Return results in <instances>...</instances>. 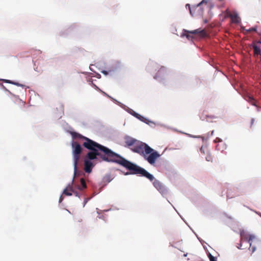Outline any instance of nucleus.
Wrapping results in <instances>:
<instances>
[{"label":"nucleus","mask_w":261,"mask_h":261,"mask_svg":"<svg viewBox=\"0 0 261 261\" xmlns=\"http://www.w3.org/2000/svg\"><path fill=\"white\" fill-rule=\"evenodd\" d=\"M72 135L74 138H79L84 140L83 146L90 150L87 153L86 158L90 160H93L96 159L97 157L99 156L104 161L119 164L128 169L130 171V174H138L153 181L154 187L162 194L166 193V189L162 183L159 180L154 179V176L144 168L130 162L109 148L79 133L73 132L72 133Z\"/></svg>","instance_id":"f257e3e1"},{"label":"nucleus","mask_w":261,"mask_h":261,"mask_svg":"<svg viewBox=\"0 0 261 261\" xmlns=\"http://www.w3.org/2000/svg\"><path fill=\"white\" fill-rule=\"evenodd\" d=\"M125 146L129 148L133 152L141 155L150 164H154L156 159L160 156L159 152L147 144L129 136L124 138Z\"/></svg>","instance_id":"f03ea898"},{"label":"nucleus","mask_w":261,"mask_h":261,"mask_svg":"<svg viewBox=\"0 0 261 261\" xmlns=\"http://www.w3.org/2000/svg\"><path fill=\"white\" fill-rule=\"evenodd\" d=\"M256 237L243 230L240 231V243L237 246L239 249H244L248 247L251 250L252 253L256 250V247L252 246V241Z\"/></svg>","instance_id":"7ed1b4c3"},{"label":"nucleus","mask_w":261,"mask_h":261,"mask_svg":"<svg viewBox=\"0 0 261 261\" xmlns=\"http://www.w3.org/2000/svg\"><path fill=\"white\" fill-rule=\"evenodd\" d=\"M72 156L74 166V176H77L80 172L77 170V164L80 159V155L82 152V148L81 145L77 142H73L72 143Z\"/></svg>","instance_id":"20e7f679"},{"label":"nucleus","mask_w":261,"mask_h":261,"mask_svg":"<svg viewBox=\"0 0 261 261\" xmlns=\"http://www.w3.org/2000/svg\"><path fill=\"white\" fill-rule=\"evenodd\" d=\"M183 31L187 34L183 33L181 34V36H186L188 40H191L193 38V37L188 34H198L201 37H205L207 36V33L205 30L200 28L191 31L184 29Z\"/></svg>","instance_id":"39448f33"},{"label":"nucleus","mask_w":261,"mask_h":261,"mask_svg":"<svg viewBox=\"0 0 261 261\" xmlns=\"http://www.w3.org/2000/svg\"><path fill=\"white\" fill-rule=\"evenodd\" d=\"M208 2V0H202L199 4H198L196 6H194L192 7V9L191 8L190 5L188 4L186 5V8H188L190 12V14L193 16L194 15V12L193 11L197 9H201V6L203 4H206Z\"/></svg>","instance_id":"423d86ee"},{"label":"nucleus","mask_w":261,"mask_h":261,"mask_svg":"<svg viewBox=\"0 0 261 261\" xmlns=\"http://www.w3.org/2000/svg\"><path fill=\"white\" fill-rule=\"evenodd\" d=\"M254 52V56L257 57L261 55V42L258 41L252 46Z\"/></svg>","instance_id":"0eeeda50"},{"label":"nucleus","mask_w":261,"mask_h":261,"mask_svg":"<svg viewBox=\"0 0 261 261\" xmlns=\"http://www.w3.org/2000/svg\"><path fill=\"white\" fill-rule=\"evenodd\" d=\"M228 17H230L232 22L234 23H238L240 21V18L236 13L232 14L228 10L226 11Z\"/></svg>","instance_id":"6e6552de"},{"label":"nucleus","mask_w":261,"mask_h":261,"mask_svg":"<svg viewBox=\"0 0 261 261\" xmlns=\"http://www.w3.org/2000/svg\"><path fill=\"white\" fill-rule=\"evenodd\" d=\"M245 99L249 102L251 105L255 106H257L256 103L257 100L253 97V96L250 94L247 93L244 96Z\"/></svg>","instance_id":"1a4fd4ad"},{"label":"nucleus","mask_w":261,"mask_h":261,"mask_svg":"<svg viewBox=\"0 0 261 261\" xmlns=\"http://www.w3.org/2000/svg\"><path fill=\"white\" fill-rule=\"evenodd\" d=\"M75 177L76 176H73V178L72 182L71 183V184L68 185V188H69V191H72V192L73 193V194L75 196L80 197V196H81L80 194L77 191L75 190V189H76L75 188L74 186V178H75Z\"/></svg>","instance_id":"9d476101"},{"label":"nucleus","mask_w":261,"mask_h":261,"mask_svg":"<svg viewBox=\"0 0 261 261\" xmlns=\"http://www.w3.org/2000/svg\"><path fill=\"white\" fill-rule=\"evenodd\" d=\"M93 167L92 163L88 160H85L84 161V170L87 173H90L92 171Z\"/></svg>","instance_id":"9b49d317"},{"label":"nucleus","mask_w":261,"mask_h":261,"mask_svg":"<svg viewBox=\"0 0 261 261\" xmlns=\"http://www.w3.org/2000/svg\"><path fill=\"white\" fill-rule=\"evenodd\" d=\"M80 181L81 186L76 185L75 183L74 186L75 188H76V189L79 190L80 191H82L83 189H85L87 188V185L85 180L83 178H81Z\"/></svg>","instance_id":"f8f14e48"},{"label":"nucleus","mask_w":261,"mask_h":261,"mask_svg":"<svg viewBox=\"0 0 261 261\" xmlns=\"http://www.w3.org/2000/svg\"><path fill=\"white\" fill-rule=\"evenodd\" d=\"M226 148V145L224 143L218 144L216 146V149L222 152Z\"/></svg>","instance_id":"ddd939ff"},{"label":"nucleus","mask_w":261,"mask_h":261,"mask_svg":"<svg viewBox=\"0 0 261 261\" xmlns=\"http://www.w3.org/2000/svg\"><path fill=\"white\" fill-rule=\"evenodd\" d=\"M232 192H233V191L231 189L228 190L227 191V195H226L227 198H232L234 197V196H237V195L236 194H233Z\"/></svg>","instance_id":"4468645a"},{"label":"nucleus","mask_w":261,"mask_h":261,"mask_svg":"<svg viewBox=\"0 0 261 261\" xmlns=\"http://www.w3.org/2000/svg\"><path fill=\"white\" fill-rule=\"evenodd\" d=\"M63 194L66 196H71L72 195V191H69L68 186L63 191Z\"/></svg>","instance_id":"2eb2a0df"},{"label":"nucleus","mask_w":261,"mask_h":261,"mask_svg":"<svg viewBox=\"0 0 261 261\" xmlns=\"http://www.w3.org/2000/svg\"><path fill=\"white\" fill-rule=\"evenodd\" d=\"M205 159L208 162H212L213 161L212 156L208 151H207L206 152V156L205 157Z\"/></svg>","instance_id":"dca6fc26"},{"label":"nucleus","mask_w":261,"mask_h":261,"mask_svg":"<svg viewBox=\"0 0 261 261\" xmlns=\"http://www.w3.org/2000/svg\"><path fill=\"white\" fill-rule=\"evenodd\" d=\"M5 82L7 83L13 84L17 85L18 86L24 87V85H23L22 84H19L18 83L13 82H11V81H10L9 80H5Z\"/></svg>","instance_id":"f3484780"},{"label":"nucleus","mask_w":261,"mask_h":261,"mask_svg":"<svg viewBox=\"0 0 261 261\" xmlns=\"http://www.w3.org/2000/svg\"><path fill=\"white\" fill-rule=\"evenodd\" d=\"M104 181L107 182H109L111 181L112 179L111 178V176L110 175L106 176L104 178Z\"/></svg>","instance_id":"a211bd4d"},{"label":"nucleus","mask_w":261,"mask_h":261,"mask_svg":"<svg viewBox=\"0 0 261 261\" xmlns=\"http://www.w3.org/2000/svg\"><path fill=\"white\" fill-rule=\"evenodd\" d=\"M135 116H136L137 118L139 119L140 120H141V121H143V119H144V118L143 117H142V116H141L140 115L137 114V113H135V114L134 115Z\"/></svg>","instance_id":"6ab92c4d"},{"label":"nucleus","mask_w":261,"mask_h":261,"mask_svg":"<svg viewBox=\"0 0 261 261\" xmlns=\"http://www.w3.org/2000/svg\"><path fill=\"white\" fill-rule=\"evenodd\" d=\"M206 150V147H204L203 146H202L201 148H200V151L202 153H203V154H205V151Z\"/></svg>","instance_id":"aec40b11"},{"label":"nucleus","mask_w":261,"mask_h":261,"mask_svg":"<svg viewBox=\"0 0 261 261\" xmlns=\"http://www.w3.org/2000/svg\"><path fill=\"white\" fill-rule=\"evenodd\" d=\"M208 257L210 261H216L215 258L211 254H210Z\"/></svg>","instance_id":"412c9836"},{"label":"nucleus","mask_w":261,"mask_h":261,"mask_svg":"<svg viewBox=\"0 0 261 261\" xmlns=\"http://www.w3.org/2000/svg\"><path fill=\"white\" fill-rule=\"evenodd\" d=\"M214 142H215V143H217V142H220V143H223V142H222V140H221L220 138H217L215 140Z\"/></svg>","instance_id":"4be33fe9"},{"label":"nucleus","mask_w":261,"mask_h":261,"mask_svg":"<svg viewBox=\"0 0 261 261\" xmlns=\"http://www.w3.org/2000/svg\"><path fill=\"white\" fill-rule=\"evenodd\" d=\"M256 29L255 28H251L249 29L248 30H247L248 32H251L252 31H256Z\"/></svg>","instance_id":"5701e85b"},{"label":"nucleus","mask_w":261,"mask_h":261,"mask_svg":"<svg viewBox=\"0 0 261 261\" xmlns=\"http://www.w3.org/2000/svg\"><path fill=\"white\" fill-rule=\"evenodd\" d=\"M254 121L255 119L254 118H252L251 120V126H252L253 125Z\"/></svg>","instance_id":"b1692460"},{"label":"nucleus","mask_w":261,"mask_h":261,"mask_svg":"<svg viewBox=\"0 0 261 261\" xmlns=\"http://www.w3.org/2000/svg\"><path fill=\"white\" fill-rule=\"evenodd\" d=\"M63 200V197L62 196H61L59 198V202L61 203Z\"/></svg>","instance_id":"393cba45"},{"label":"nucleus","mask_w":261,"mask_h":261,"mask_svg":"<svg viewBox=\"0 0 261 261\" xmlns=\"http://www.w3.org/2000/svg\"><path fill=\"white\" fill-rule=\"evenodd\" d=\"M103 74H105V75H107L108 74V71H106V70H103L101 72Z\"/></svg>","instance_id":"a878e982"},{"label":"nucleus","mask_w":261,"mask_h":261,"mask_svg":"<svg viewBox=\"0 0 261 261\" xmlns=\"http://www.w3.org/2000/svg\"><path fill=\"white\" fill-rule=\"evenodd\" d=\"M165 69V68H164V67H162L160 69V70L159 71V72H161L162 71H164Z\"/></svg>","instance_id":"bb28decb"},{"label":"nucleus","mask_w":261,"mask_h":261,"mask_svg":"<svg viewBox=\"0 0 261 261\" xmlns=\"http://www.w3.org/2000/svg\"><path fill=\"white\" fill-rule=\"evenodd\" d=\"M203 21L204 23H206L207 22V20L206 19H204Z\"/></svg>","instance_id":"cd10ccee"},{"label":"nucleus","mask_w":261,"mask_h":261,"mask_svg":"<svg viewBox=\"0 0 261 261\" xmlns=\"http://www.w3.org/2000/svg\"><path fill=\"white\" fill-rule=\"evenodd\" d=\"M187 254H184V256H187Z\"/></svg>","instance_id":"c85d7f7f"}]
</instances>
